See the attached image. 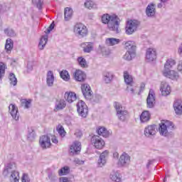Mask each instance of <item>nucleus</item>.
Instances as JSON below:
<instances>
[{"instance_id": "f257e3e1", "label": "nucleus", "mask_w": 182, "mask_h": 182, "mask_svg": "<svg viewBox=\"0 0 182 182\" xmlns=\"http://www.w3.org/2000/svg\"><path fill=\"white\" fill-rule=\"evenodd\" d=\"M102 22L105 25H107L109 31L114 32V33H120V28H119L120 25V19L117 16L109 14H104L102 16Z\"/></svg>"}, {"instance_id": "f03ea898", "label": "nucleus", "mask_w": 182, "mask_h": 182, "mask_svg": "<svg viewBox=\"0 0 182 182\" xmlns=\"http://www.w3.org/2000/svg\"><path fill=\"white\" fill-rule=\"evenodd\" d=\"M176 65V61L173 58H169L166 60L164 64V70H162V75L168 79H171V80H177L180 76L178 73L173 70V66Z\"/></svg>"}, {"instance_id": "7ed1b4c3", "label": "nucleus", "mask_w": 182, "mask_h": 182, "mask_svg": "<svg viewBox=\"0 0 182 182\" xmlns=\"http://www.w3.org/2000/svg\"><path fill=\"white\" fill-rule=\"evenodd\" d=\"M171 130H174V124L173 122L166 119L161 121L159 127V132L161 136H164V137L170 136Z\"/></svg>"}, {"instance_id": "20e7f679", "label": "nucleus", "mask_w": 182, "mask_h": 182, "mask_svg": "<svg viewBox=\"0 0 182 182\" xmlns=\"http://www.w3.org/2000/svg\"><path fill=\"white\" fill-rule=\"evenodd\" d=\"M74 33L77 38H82L87 36V27L85 24L77 23L74 26Z\"/></svg>"}, {"instance_id": "39448f33", "label": "nucleus", "mask_w": 182, "mask_h": 182, "mask_svg": "<svg viewBox=\"0 0 182 182\" xmlns=\"http://www.w3.org/2000/svg\"><path fill=\"white\" fill-rule=\"evenodd\" d=\"M139 26L140 21L138 20H129L125 27V33L127 35H133Z\"/></svg>"}, {"instance_id": "423d86ee", "label": "nucleus", "mask_w": 182, "mask_h": 182, "mask_svg": "<svg viewBox=\"0 0 182 182\" xmlns=\"http://www.w3.org/2000/svg\"><path fill=\"white\" fill-rule=\"evenodd\" d=\"M114 106L117 112L118 119L122 122H124V120L127 119V114H129V112H127L126 109H123L122 104L119 102H114Z\"/></svg>"}, {"instance_id": "0eeeda50", "label": "nucleus", "mask_w": 182, "mask_h": 182, "mask_svg": "<svg viewBox=\"0 0 182 182\" xmlns=\"http://www.w3.org/2000/svg\"><path fill=\"white\" fill-rule=\"evenodd\" d=\"M77 113L81 117H87V114H89V109L87 108V105L82 100L79 101L77 103Z\"/></svg>"}, {"instance_id": "6e6552de", "label": "nucleus", "mask_w": 182, "mask_h": 182, "mask_svg": "<svg viewBox=\"0 0 182 182\" xmlns=\"http://www.w3.org/2000/svg\"><path fill=\"white\" fill-rule=\"evenodd\" d=\"M91 143L92 146H94V147L95 149H97L98 150H102V149H103V147H105L106 144V142H105V140H103V139H102L100 136L97 135L93 136L92 137Z\"/></svg>"}, {"instance_id": "1a4fd4ad", "label": "nucleus", "mask_w": 182, "mask_h": 182, "mask_svg": "<svg viewBox=\"0 0 182 182\" xmlns=\"http://www.w3.org/2000/svg\"><path fill=\"white\" fill-rule=\"evenodd\" d=\"M146 105L147 107L151 109L154 107V105H156V94L154 93V90H149V95L146 99Z\"/></svg>"}, {"instance_id": "9d476101", "label": "nucleus", "mask_w": 182, "mask_h": 182, "mask_svg": "<svg viewBox=\"0 0 182 182\" xmlns=\"http://www.w3.org/2000/svg\"><path fill=\"white\" fill-rule=\"evenodd\" d=\"M160 92L162 96H168L170 93H171V87L168 82L166 81H163L160 85Z\"/></svg>"}, {"instance_id": "9b49d317", "label": "nucleus", "mask_w": 182, "mask_h": 182, "mask_svg": "<svg viewBox=\"0 0 182 182\" xmlns=\"http://www.w3.org/2000/svg\"><path fill=\"white\" fill-rule=\"evenodd\" d=\"M157 58V51L155 48H148L146 52V59L147 62H154Z\"/></svg>"}, {"instance_id": "f8f14e48", "label": "nucleus", "mask_w": 182, "mask_h": 182, "mask_svg": "<svg viewBox=\"0 0 182 182\" xmlns=\"http://www.w3.org/2000/svg\"><path fill=\"white\" fill-rule=\"evenodd\" d=\"M156 133H157V127L156 125H148L144 131V134L146 137L156 136Z\"/></svg>"}, {"instance_id": "ddd939ff", "label": "nucleus", "mask_w": 182, "mask_h": 182, "mask_svg": "<svg viewBox=\"0 0 182 182\" xmlns=\"http://www.w3.org/2000/svg\"><path fill=\"white\" fill-rule=\"evenodd\" d=\"M9 112L14 120H16V122L19 120V112H18V107L16 105L11 104L9 106Z\"/></svg>"}, {"instance_id": "4468645a", "label": "nucleus", "mask_w": 182, "mask_h": 182, "mask_svg": "<svg viewBox=\"0 0 182 182\" xmlns=\"http://www.w3.org/2000/svg\"><path fill=\"white\" fill-rule=\"evenodd\" d=\"M129 164L130 156H129V154H127L126 152H124L119 157V166L126 167V166H129Z\"/></svg>"}, {"instance_id": "2eb2a0df", "label": "nucleus", "mask_w": 182, "mask_h": 182, "mask_svg": "<svg viewBox=\"0 0 182 182\" xmlns=\"http://www.w3.org/2000/svg\"><path fill=\"white\" fill-rule=\"evenodd\" d=\"M80 150H82L81 144L80 141H74L70 148V153L75 156V154H78L80 153Z\"/></svg>"}, {"instance_id": "dca6fc26", "label": "nucleus", "mask_w": 182, "mask_h": 182, "mask_svg": "<svg viewBox=\"0 0 182 182\" xmlns=\"http://www.w3.org/2000/svg\"><path fill=\"white\" fill-rule=\"evenodd\" d=\"M15 168H16V164H15V162H9V163H8L5 166L4 169L3 171L4 176H8L9 174V173H11L14 171H16L15 170Z\"/></svg>"}, {"instance_id": "f3484780", "label": "nucleus", "mask_w": 182, "mask_h": 182, "mask_svg": "<svg viewBox=\"0 0 182 182\" xmlns=\"http://www.w3.org/2000/svg\"><path fill=\"white\" fill-rule=\"evenodd\" d=\"M51 144L50 138H49V136L44 135L40 138V145L42 149H49Z\"/></svg>"}, {"instance_id": "a211bd4d", "label": "nucleus", "mask_w": 182, "mask_h": 182, "mask_svg": "<svg viewBox=\"0 0 182 182\" xmlns=\"http://www.w3.org/2000/svg\"><path fill=\"white\" fill-rule=\"evenodd\" d=\"M85 53H90L95 48V45L92 42H84L80 45Z\"/></svg>"}, {"instance_id": "6ab92c4d", "label": "nucleus", "mask_w": 182, "mask_h": 182, "mask_svg": "<svg viewBox=\"0 0 182 182\" xmlns=\"http://www.w3.org/2000/svg\"><path fill=\"white\" fill-rule=\"evenodd\" d=\"M81 90L83 96H85L86 99H89V97L92 96V89L90 88V85H89L88 84H82L81 85Z\"/></svg>"}, {"instance_id": "aec40b11", "label": "nucleus", "mask_w": 182, "mask_h": 182, "mask_svg": "<svg viewBox=\"0 0 182 182\" xmlns=\"http://www.w3.org/2000/svg\"><path fill=\"white\" fill-rule=\"evenodd\" d=\"M73 76L75 80H76L77 82H85V80H86V74L85 73V72L80 70H77L75 72Z\"/></svg>"}, {"instance_id": "412c9836", "label": "nucleus", "mask_w": 182, "mask_h": 182, "mask_svg": "<svg viewBox=\"0 0 182 182\" xmlns=\"http://www.w3.org/2000/svg\"><path fill=\"white\" fill-rule=\"evenodd\" d=\"M64 97L66 102L68 103H73V102L76 101V99H77V97L76 96V93L74 92H66L64 94Z\"/></svg>"}, {"instance_id": "4be33fe9", "label": "nucleus", "mask_w": 182, "mask_h": 182, "mask_svg": "<svg viewBox=\"0 0 182 182\" xmlns=\"http://www.w3.org/2000/svg\"><path fill=\"white\" fill-rule=\"evenodd\" d=\"M55 83V75H53V71L49 70L46 75V84L48 87H52Z\"/></svg>"}, {"instance_id": "5701e85b", "label": "nucleus", "mask_w": 182, "mask_h": 182, "mask_svg": "<svg viewBox=\"0 0 182 182\" xmlns=\"http://www.w3.org/2000/svg\"><path fill=\"white\" fill-rule=\"evenodd\" d=\"M109 178L112 181L122 182V175L117 171H112L109 173Z\"/></svg>"}, {"instance_id": "b1692460", "label": "nucleus", "mask_w": 182, "mask_h": 182, "mask_svg": "<svg viewBox=\"0 0 182 182\" xmlns=\"http://www.w3.org/2000/svg\"><path fill=\"white\" fill-rule=\"evenodd\" d=\"M66 107V101L65 100H57L55 105V111L63 110Z\"/></svg>"}, {"instance_id": "393cba45", "label": "nucleus", "mask_w": 182, "mask_h": 182, "mask_svg": "<svg viewBox=\"0 0 182 182\" xmlns=\"http://www.w3.org/2000/svg\"><path fill=\"white\" fill-rule=\"evenodd\" d=\"M173 108L176 114H182V100H175L173 104Z\"/></svg>"}, {"instance_id": "a878e982", "label": "nucleus", "mask_w": 182, "mask_h": 182, "mask_svg": "<svg viewBox=\"0 0 182 182\" xmlns=\"http://www.w3.org/2000/svg\"><path fill=\"white\" fill-rule=\"evenodd\" d=\"M125 49L128 52H136V43L132 41L126 42Z\"/></svg>"}, {"instance_id": "bb28decb", "label": "nucleus", "mask_w": 182, "mask_h": 182, "mask_svg": "<svg viewBox=\"0 0 182 182\" xmlns=\"http://www.w3.org/2000/svg\"><path fill=\"white\" fill-rule=\"evenodd\" d=\"M151 116L149 111H144L140 115L141 123H147L150 120Z\"/></svg>"}, {"instance_id": "cd10ccee", "label": "nucleus", "mask_w": 182, "mask_h": 182, "mask_svg": "<svg viewBox=\"0 0 182 182\" xmlns=\"http://www.w3.org/2000/svg\"><path fill=\"white\" fill-rule=\"evenodd\" d=\"M105 43L108 46H114V45H119V43H120V39L115 38H108L105 40Z\"/></svg>"}, {"instance_id": "c85d7f7f", "label": "nucleus", "mask_w": 182, "mask_h": 182, "mask_svg": "<svg viewBox=\"0 0 182 182\" xmlns=\"http://www.w3.org/2000/svg\"><path fill=\"white\" fill-rule=\"evenodd\" d=\"M146 14L148 16H154L156 15V7L154 4H149L147 6Z\"/></svg>"}, {"instance_id": "c756f323", "label": "nucleus", "mask_w": 182, "mask_h": 182, "mask_svg": "<svg viewBox=\"0 0 182 182\" xmlns=\"http://www.w3.org/2000/svg\"><path fill=\"white\" fill-rule=\"evenodd\" d=\"M14 49V41L11 38H7L5 44V50L7 53H11V51Z\"/></svg>"}, {"instance_id": "7c9ffc66", "label": "nucleus", "mask_w": 182, "mask_h": 182, "mask_svg": "<svg viewBox=\"0 0 182 182\" xmlns=\"http://www.w3.org/2000/svg\"><path fill=\"white\" fill-rule=\"evenodd\" d=\"M73 15V9L70 7H66L64 11L65 21H70Z\"/></svg>"}, {"instance_id": "2f4dec72", "label": "nucleus", "mask_w": 182, "mask_h": 182, "mask_svg": "<svg viewBox=\"0 0 182 182\" xmlns=\"http://www.w3.org/2000/svg\"><path fill=\"white\" fill-rule=\"evenodd\" d=\"M46 43H48V35L43 36L41 38L40 42L38 43V48L40 50H43L45 46H46Z\"/></svg>"}, {"instance_id": "473e14b6", "label": "nucleus", "mask_w": 182, "mask_h": 182, "mask_svg": "<svg viewBox=\"0 0 182 182\" xmlns=\"http://www.w3.org/2000/svg\"><path fill=\"white\" fill-rule=\"evenodd\" d=\"M97 133L99 136H102V137H109V136H110V132L107 131L104 127L98 128Z\"/></svg>"}, {"instance_id": "72a5a7b5", "label": "nucleus", "mask_w": 182, "mask_h": 182, "mask_svg": "<svg viewBox=\"0 0 182 182\" xmlns=\"http://www.w3.org/2000/svg\"><path fill=\"white\" fill-rule=\"evenodd\" d=\"M113 80V73L110 72H105L103 73V81L105 83H110Z\"/></svg>"}, {"instance_id": "f704fd0d", "label": "nucleus", "mask_w": 182, "mask_h": 182, "mask_svg": "<svg viewBox=\"0 0 182 182\" xmlns=\"http://www.w3.org/2000/svg\"><path fill=\"white\" fill-rule=\"evenodd\" d=\"M124 79L127 85H133V76H132L129 72H124Z\"/></svg>"}, {"instance_id": "c9c22d12", "label": "nucleus", "mask_w": 182, "mask_h": 182, "mask_svg": "<svg viewBox=\"0 0 182 182\" xmlns=\"http://www.w3.org/2000/svg\"><path fill=\"white\" fill-rule=\"evenodd\" d=\"M9 80L11 86H16V85H18V79L16 78V75L12 73H11L9 75Z\"/></svg>"}, {"instance_id": "e433bc0d", "label": "nucleus", "mask_w": 182, "mask_h": 182, "mask_svg": "<svg viewBox=\"0 0 182 182\" xmlns=\"http://www.w3.org/2000/svg\"><path fill=\"white\" fill-rule=\"evenodd\" d=\"M85 6L87 9H97V4L90 0L85 1Z\"/></svg>"}, {"instance_id": "4c0bfd02", "label": "nucleus", "mask_w": 182, "mask_h": 182, "mask_svg": "<svg viewBox=\"0 0 182 182\" xmlns=\"http://www.w3.org/2000/svg\"><path fill=\"white\" fill-rule=\"evenodd\" d=\"M11 182H19V172L16 171H13L10 176Z\"/></svg>"}, {"instance_id": "58836bf2", "label": "nucleus", "mask_w": 182, "mask_h": 182, "mask_svg": "<svg viewBox=\"0 0 182 182\" xmlns=\"http://www.w3.org/2000/svg\"><path fill=\"white\" fill-rule=\"evenodd\" d=\"M60 76L65 80V82H69L70 80V75H69V72H68V70L61 71L60 73Z\"/></svg>"}, {"instance_id": "ea45409f", "label": "nucleus", "mask_w": 182, "mask_h": 182, "mask_svg": "<svg viewBox=\"0 0 182 182\" xmlns=\"http://www.w3.org/2000/svg\"><path fill=\"white\" fill-rule=\"evenodd\" d=\"M135 56L136 52L127 51L124 55V59L125 60H132V59H133V58H135Z\"/></svg>"}, {"instance_id": "a19ab883", "label": "nucleus", "mask_w": 182, "mask_h": 182, "mask_svg": "<svg viewBox=\"0 0 182 182\" xmlns=\"http://www.w3.org/2000/svg\"><path fill=\"white\" fill-rule=\"evenodd\" d=\"M6 69V64L4 63H0V80H2V77L5 76V70Z\"/></svg>"}, {"instance_id": "79ce46f5", "label": "nucleus", "mask_w": 182, "mask_h": 182, "mask_svg": "<svg viewBox=\"0 0 182 182\" xmlns=\"http://www.w3.org/2000/svg\"><path fill=\"white\" fill-rule=\"evenodd\" d=\"M21 106L24 107V109H29L31 107V103H32V100H25L23 99L21 100Z\"/></svg>"}, {"instance_id": "37998d69", "label": "nucleus", "mask_w": 182, "mask_h": 182, "mask_svg": "<svg viewBox=\"0 0 182 182\" xmlns=\"http://www.w3.org/2000/svg\"><path fill=\"white\" fill-rule=\"evenodd\" d=\"M127 90L131 95H136V92L137 91V87L133 85L132 84L128 85Z\"/></svg>"}, {"instance_id": "c03bdc74", "label": "nucleus", "mask_w": 182, "mask_h": 182, "mask_svg": "<svg viewBox=\"0 0 182 182\" xmlns=\"http://www.w3.org/2000/svg\"><path fill=\"white\" fill-rule=\"evenodd\" d=\"M78 64L81 68H87V62L86 61V59L83 57H79L77 58Z\"/></svg>"}, {"instance_id": "a18cd8bd", "label": "nucleus", "mask_w": 182, "mask_h": 182, "mask_svg": "<svg viewBox=\"0 0 182 182\" xmlns=\"http://www.w3.org/2000/svg\"><path fill=\"white\" fill-rule=\"evenodd\" d=\"M4 33L7 36H10L11 38H14V36H16V33H15L14 29L9 28L4 29Z\"/></svg>"}, {"instance_id": "49530a36", "label": "nucleus", "mask_w": 182, "mask_h": 182, "mask_svg": "<svg viewBox=\"0 0 182 182\" xmlns=\"http://www.w3.org/2000/svg\"><path fill=\"white\" fill-rule=\"evenodd\" d=\"M57 132L60 137H65V136H66V131H65V128H63L62 125H58L57 127Z\"/></svg>"}, {"instance_id": "de8ad7c7", "label": "nucleus", "mask_w": 182, "mask_h": 182, "mask_svg": "<svg viewBox=\"0 0 182 182\" xmlns=\"http://www.w3.org/2000/svg\"><path fill=\"white\" fill-rule=\"evenodd\" d=\"M69 167L68 166H64L63 168H61L59 171L58 174L59 176H66V174H69Z\"/></svg>"}, {"instance_id": "09e8293b", "label": "nucleus", "mask_w": 182, "mask_h": 182, "mask_svg": "<svg viewBox=\"0 0 182 182\" xmlns=\"http://www.w3.org/2000/svg\"><path fill=\"white\" fill-rule=\"evenodd\" d=\"M106 163H107V159H102L101 158H99L97 162V166L100 168L105 167Z\"/></svg>"}, {"instance_id": "8fccbe9b", "label": "nucleus", "mask_w": 182, "mask_h": 182, "mask_svg": "<svg viewBox=\"0 0 182 182\" xmlns=\"http://www.w3.org/2000/svg\"><path fill=\"white\" fill-rule=\"evenodd\" d=\"M109 152L108 150H105L102 151L100 154L99 158L102 160H107V158L109 157Z\"/></svg>"}, {"instance_id": "3c124183", "label": "nucleus", "mask_w": 182, "mask_h": 182, "mask_svg": "<svg viewBox=\"0 0 182 182\" xmlns=\"http://www.w3.org/2000/svg\"><path fill=\"white\" fill-rule=\"evenodd\" d=\"M109 152L108 150H105L102 151L100 154L99 158L102 160H107V158L109 157Z\"/></svg>"}, {"instance_id": "603ef678", "label": "nucleus", "mask_w": 182, "mask_h": 182, "mask_svg": "<svg viewBox=\"0 0 182 182\" xmlns=\"http://www.w3.org/2000/svg\"><path fill=\"white\" fill-rule=\"evenodd\" d=\"M32 2L36 5L38 9H42V5L43 4V1H42V0H32Z\"/></svg>"}, {"instance_id": "864d4df0", "label": "nucleus", "mask_w": 182, "mask_h": 182, "mask_svg": "<svg viewBox=\"0 0 182 182\" xmlns=\"http://www.w3.org/2000/svg\"><path fill=\"white\" fill-rule=\"evenodd\" d=\"M21 181L22 182H30L31 179H29V176L28 174L24 173L21 178Z\"/></svg>"}, {"instance_id": "5fc2aeb1", "label": "nucleus", "mask_w": 182, "mask_h": 182, "mask_svg": "<svg viewBox=\"0 0 182 182\" xmlns=\"http://www.w3.org/2000/svg\"><path fill=\"white\" fill-rule=\"evenodd\" d=\"M55 28V23H52L50 26L47 28V30L45 31L46 33H50V31Z\"/></svg>"}, {"instance_id": "6e6d98bb", "label": "nucleus", "mask_w": 182, "mask_h": 182, "mask_svg": "<svg viewBox=\"0 0 182 182\" xmlns=\"http://www.w3.org/2000/svg\"><path fill=\"white\" fill-rule=\"evenodd\" d=\"M74 134L77 137H82V132L80 130H76Z\"/></svg>"}, {"instance_id": "4d7b16f0", "label": "nucleus", "mask_w": 182, "mask_h": 182, "mask_svg": "<svg viewBox=\"0 0 182 182\" xmlns=\"http://www.w3.org/2000/svg\"><path fill=\"white\" fill-rule=\"evenodd\" d=\"M9 4L4 5L1 8V11H9Z\"/></svg>"}, {"instance_id": "13d9d810", "label": "nucleus", "mask_w": 182, "mask_h": 182, "mask_svg": "<svg viewBox=\"0 0 182 182\" xmlns=\"http://www.w3.org/2000/svg\"><path fill=\"white\" fill-rule=\"evenodd\" d=\"M55 176H56V174L55 173H48V178H50V180H53V177H55Z\"/></svg>"}, {"instance_id": "bf43d9fd", "label": "nucleus", "mask_w": 182, "mask_h": 182, "mask_svg": "<svg viewBox=\"0 0 182 182\" xmlns=\"http://www.w3.org/2000/svg\"><path fill=\"white\" fill-rule=\"evenodd\" d=\"M51 140H52L53 143H55V144H58V139L56 138V136H52Z\"/></svg>"}, {"instance_id": "052dcab7", "label": "nucleus", "mask_w": 182, "mask_h": 182, "mask_svg": "<svg viewBox=\"0 0 182 182\" xmlns=\"http://www.w3.org/2000/svg\"><path fill=\"white\" fill-rule=\"evenodd\" d=\"M76 164H85V161H80V159H77L75 160Z\"/></svg>"}, {"instance_id": "680f3d73", "label": "nucleus", "mask_w": 182, "mask_h": 182, "mask_svg": "<svg viewBox=\"0 0 182 182\" xmlns=\"http://www.w3.org/2000/svg\"><path fill=\"white\" fill-rule=\"evenodd\" d=\"M60 182H69V179H68V178L63 177L60 178Z\"/></svg>"}, {"instance_id": "e2e57ef3", "label": "nucleus", "mask_w": 182, "mask_h": 182, "mask_svg": "<svg viewBox=\"0 0 182 182\" xmlns=\"http://www.w3.org/2000/svg\"><path fill=\"white\" fill-rule=\"evenodd\" d=\"M178 53H179V55H182V43L181 44V46L178 48Z\"/></svg>"}, {"instance_id": "0e129e2a", "label": "nucleus", "mask_w": 182, "mask_h": 182, "mask_svg": "<svg viewBox=\"0 0 182 182\" xmlns=\"http://www.w3.org/2000/svg\"><path fill=\"white\" fill-rule=\"evenodd\" d=\"M153 163H154V159L149 161V162L146 165L147 167H150V166H151V164H153Z\"/></svg>"}, {"instance_id": "69168bd1", "label": "nucleus", "mask_w": 182, "mask_h": 182, "mask_svg": "<svg viewBox=\"0 0 182 182\" xmlns=\"http://www.w3.org/2000/svg\"><path fill=\"white\" fill-rule=\"evenodd\" d=\"M113 158H114V159H119V153H117V152H114V153H113Z\"/></svg>"}, {"instance_id": "338daca9", "label": "nucleus", "mask_w": 182, "mask_h": 182, "mask_svg": "<svg viewBox=\"0 0 182 182\" xmlns=\"http://www.w3.org/2000/svg\"><path fill=\"white\" fill-rule=\"evenodd\" d=\"M144 87H146V84L142 82L140 85V90H144Z\"/></svg>"}, {"instance_id": "774afa93", "label": "nucleus", "mask_w": 182, "mask_h": 182, "mask_svg": "<svg viewBox=\"0 0 182 182\" xmlns=\"http://www.w3.org/2000/svg\"><path fill=\"white\" fill-rule=\"evenodd\" d=\"M157 8H159V9L163 8V2L159 3L157 5Z\"/></svg>"}]
</instances>
